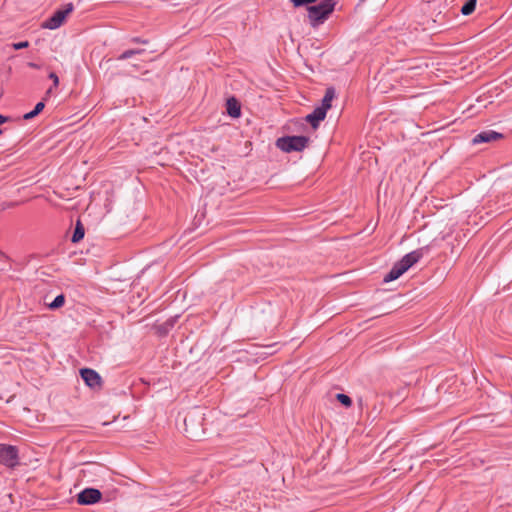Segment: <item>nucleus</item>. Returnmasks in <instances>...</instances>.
I'll return each instance as SVG.
<instances>
[{
    "mask_svg": "<svg viewBox=\"0 0 512 512\" xmlns=\"http://www.w3.org/2000/svg\"><path fill=\"white\" fill-rule=\"evenodd\" d=\"M134 51L136 52V55H140L145 52V49H134Z\"/></svg>",
    "mask_w": 512,
    "mask_h": 512,
    "instance_id": "obj_25",
    "label": "nucleus"
},
{
    "mask_svg": "<svg viewBox=\"0 0 512 512\" xmlns=\"http://www.w3.org/2000/svg\"><path fill=\"white\" fill-rule=\"evenodd\" d=\"M476 3L477 0H467L460 10L461 13L465 16L472 14L476 8Z\"/></svg>",
    "mask_w": 512,
    "mask_h": 512,
    "instance_id": "obj_15",
    "label": "nucleus"
},
{
    "mask_svg": "<svg viewBox=\"0 0 512 512\" xmlns=\"http://www.w3.org/2000/svg\"><path fill=\"white\" fill-rule=\"evenodd\" d=\"M336 0H323L316 5H310L307 8L308 19L312 27H317L328 19L334 11Z\"/></svg>",
    "mask_w": 512,
    "mask_h": 512,
    "instance_id": "obj_2",
    "label": "nucleus"
},
{
    "mask_svg": "<svg viewBox=\"0 0 512 512\" xmlns=\"http://www.w3.org/2000/svg\"><path fill=\"white\" fill-rule=\"evenodd\" d=\"M2 133H3V130H2V129H0V135H1Z\"/></svg>",
    "mask_w": 512,
    "mask_h": 512,
    "instance_id": "obj_28",
    "label": "nucleus"
},
{
    "mask_svg": "<svg viewBox=\"0 0 512 512\" xmlns=\"http://www.w3.org/2000/svg\"><path fill=\"white\" fill-rule=\"evenodd\" d=\"M226 111L232 118H238L241 115L240 102L235 97H230L226 101Z\"/></svg>",
    "mask_w": 512,
    "mask_h": 512,
    "instance_id": "obj_11",
    "label": "nucleus"
},
{
    "mask_svg": "<svg viewBox=\"0 0 512 512\" xmlns=\"http://www.w3.org/2000/svg\"><path fill=\"white\" fill-rule=\"evenodd\" d=\"M51 91H52V88H50V89H48V90L46 91V95H45V97H44V100H46V99H47V97L50 95Z\"/></svg>",
    "mask_w": 512,
    "mask_h": 512,
    "instance_id": "obj_26",
    "label": "nucleus"
},
{
    "mask_svg": "<svg viewBox=\"0 0 512 512\" xmlns=\"http://www.w3.org/2000/svg\"><path fill=\"white\" fill-rule=\"evenodd\" d=\"M294 7H303L317 2L318 0H290Z\"/></svg>",
    "mask_w": 512,
    "mask_h": 512,
    "instance_id": "obj_19",
    "label": "nucleus"
},
{
    "mask_svg": "<svg viewBox=\"0 0 512 512\" xmlns=\"http://www.w3.org/2000/svg\"><path fill=\"white\" fill-rule=\"evenodd\" d=\"M335 98V89L333 87H328L325 91V95L322 99L321 106H319V109H324V112L327 113V111L332 106V100Z\"/></svg>",
    "mask_w": 512,
    "mask_h": 512,
    "instance_id": "obj_12",
    "label": "nucleus"
},
{
    "mask_svg": "<svg viewBox=\"0 0 512 512\" xmlns=\"http://www.w3.org/2000/svg\"><path fill=\"white\" fill-rule=\"evenodd\" d=\"M74 10L73 3H66L61 8L57 9L52 16L46 19L42 27L50 30L59 28L66 20L67 16Z\"/></svg>",
    "mask_w": 512,
    "mask_h": 512,
    "instance_id": "obj_5",
    "label": "nucleus"
},
{
    "mask_svg": "<svg viewBox=\"0 0 512 512\" xmlns=\"http://www.w3.org/2000/svg\"><path fill=\"white\" fill-rule=\"evenodd\" d=\"M9 120H10V117L0 114V125L8 122Z\"/></svg>",
    "mask_w": 512,
    "mask_h": 512,
    "instance_id": "obj_24",
    "label": "nucleus"
},
{
    "mask_svg": "<svg viewBox=\"0 0 512 512\" xmlns=\"http://www.w3.org/2000/svg\"><path fill=\"white\" fill-rule=\"evenodd\" d=\"M102 499V493L96 488H85L77 494V503L80 505H92Z\"/></svg>",
    "mask_w": 512,
    "mask_h": 512,
    "instance_id": "obj_7",
    "label": "nucleus"
},
{
    "mask_svg": "<svg viewBox=\"0 0 512 512\" xmlns=\"http://www.w3.org/2000/svg\"><path fill=\"white\" fill-rule=\"evenodd\" d=\"M0 464L15 468L19 465V451L16 446L0 444Z\"/></svg>",
    "mask_w": 512,
    "mask_h": 512,
    "instance_id": "obj_6",
    "label": "nucleus"
},
{
    "mask_svg": "<svg viewBox=\"0 0 512 512\" xmlns=\"http://www.w3.org/2000/svg\"><path fill=\"white\" fill-rule=\"evenodd\" d=\"M429 246H423L404 255L399 261L394 263L391 270L384 276L383 282L388 283L398 279L414 264L419 262L424 255L428 254Z\"/></svg>",
    "mask_w": 512,
    "mask_h": 512,
    "instance_id": "obj_1",
    "label": "nucleus"
},
{
    "mask_svg": "<svg viewBox=\"0 0 512 512\" xmlns=\"http://www.w3.org/2000/svg\"><path fill=\"white\" fill-rule=\"evenodd\" d=\"M80 376L85 384L91 389H101L103 381L98 372L91 368L80 369Z\"/></svg>",
    "mask_w": 512,
    "mask_h": 512,
    "instance_id": "obj_8",
    "label": "nucleus"
},
{
    "mask_svg": "<svg viewBox=\"0 0 512 512\" xmlns=\"http://www.w3.org/2000/svg\"><path fill=\"white\" fill-rule=\"evenodd\" d=\"M134 55H136V52L134 51V49H128V50L124 51L123 53H121L117 57V60L123 61V60L131 58Z\"/></svg>",
    "mask_w": 512,
    "mask_h": 512,
    "instance_id": "obj_20",
    "label": "nucleus"
},
{
    "mask_svg": "<svg viewBox=\"0 0 512 512\" xmlns=\"http://www.w3.org/2000/svg\"><path fill=\"white\" fill-rule=\"evenodd\" d=\"M130 42L136 43V44H148L149 41L147 39H143L140 37H132L130 39Z\"/></svg>",
    "mask_w": 512,
    "mask_h": 512,
    "instance_id": "obj_23",
    "label": "nucleus"
},
{
    "mask_svg": "<svg viewBox=\"0 0 512 512\" xmlns=\"http://www.w3.org/2000/svg\"><path fill=\"white\" fill-rule=\"evenodd\" d=\"M84 235H85L84 225L82 224L81 220L78 219L76 221L75 228H74V231H73V234L71 237V242L72 243L80 242L84 238Z\"/></svg>",
    "mask_w": 512,
    "mask_h": 512,
    "instance_id": "obj_13",
    "label": "nucleus"
},
{
    "mask_svg": "<svg viewBox=\"0 0 512 512\" xmlns=\"http://www.w3.org/2000/svg\"><path fill=\"white\" fill-rule=\"evenodd\" d=\"M28 46H29L28 41H22V42H17V43L13 44V48L15 50H21V49L27 48Z\"/></svg>",
    "mask_w": 512,
    "mask_h": 512,
    "instance_id": "obj_21",
    "label": "nucleus"
},
{
    "mask_svg": "<svg viewBox=\"0 0 512 512\" xmlns=\"http://www.w3.org/2000/svg\"><path fill=\"white\" fill-rule=\"evenodd\" d=\"M326 112H324V109H319L316 107L312 113L308 114L306 116V121L314 128H318L321 121H323L326 117Z\"/></svg>",
    "mask_w": 512,
    "mask_h": 512,
    "instance_id": "obj_10",
    "label": "nucleus"
},
{
    "mask_svg": "<svg viewBox=\"0 0 512 512\" xmlns=\"http://www.w3.org/2000/svg\"><path fill=\"white\" fill-rule=\"evenodd\" d=\"M336 399L345 407H350L352 405V399L343 393H338L336 395Z\"/></svg>",
    "mask_w": 512,
    "mask_h": 512,
    "instance_id": "obj_18",
    "label": "nucleus"
},
{
    "mask_svg": "<svg viewBox=\"0 0 512 512\" xmlns=\"http://www.w3.org/2000/svg\"><path fill=\"white\" fill-rule=\"evenodd\" d=\"M310 138L304 135L283 136L276 140V146L286 153L301 152L308 147Z\"/></svg>",
    "mask_w": 512,
    "mask_h": 512,
    "instance_id": "obj_4",
    "label": "nucleus"
},
{
    "mask_svg": "<svg viewBox=\"0 0 512 512\" xmlns=\"http://www.w3.org/2000/svg\"><path fill=\"white\" fill-rule=\"evenodd\" d=\"M65 304V296L64 294H59L55 297V299L48 305V307L52 310H56L62 307Z\"/></svg>",
    "mask_w": 512,
    "mask_h": 512,
    "instance_id": "obj_16",
    "label": "nucleus"
},
{
    "mask_svg": "<svg viewBox=\"0 0 512 512\" xmlns=\"http://www.w3.org/2000/svg\"><path fill=\"white\" fill-rule=\"evenodd\" d=\"M28 65H29L31 68H35V69H37V68H38V65H37V64H35V63H32V62H30Z\"/></svg>",
    "mask_w": 512,
    "mask_h": 512,
    "instance_id": "obj_27",
    "label": "nucleus"
},
{
    "mask_svg": "<svg viewBox=\"0 0 512 512\" xmlns=\"http://www.w3.org/2000/svg\"><path fill=\"white\" fill-rule=\"evenodd\" d=\"M204 414L198 410L189 412L184 418L185 436L191 440H198L204 434Z\"/></svg>",
    "mask_w": 512,
    "mask_h": 512,
    "instance_id": "obj_3",
    "label": "nucleus"
},
{
    "mask_svg": "<svg viewBox=\"0 0 512 512\" xmlns=\"http://www.w3.org/2000/svg\"><path fill=\"white\" fill-rule=\"evenodd\" d=\"M44 107H45V104L43 101L38 102L32 111L24 114L23 119L24 120L33 119L34 117H36L38 114H40L43 111Z\"/></svg>",
    "mask_w": 512,
    "mask_h": 512,
    "instance_id": "obj_14",
    "label": "nucleus"
},
{
    "mask_svg": "<svg viewBox=\"0 0 512 512\" xmlns=\"http://www.w3.org/2000/svg\"><path fill=\"white\" fill-rule=\"evenodd\" d=\"M504 135L502 133L496 132L494 130H484L475 135L472 140L473 144H481V143H490L500 139H503Z\"/></svg>",
    "mask_w": 512,
    "mask_h": 512,
    "instance_id": "obj_9",
    "label": "nucleus"
},
{
    "mask_svg": "<svg viewBox=\"0 0 512 512\" xmlns=\"http://www.w3.org/2000/svg\"><path fill=\"white\" fill-rule=\"evenodd\" d=\"M499 202H502L503 206H511L512 205V189L510 191L504 192L499 197Z\"/></svg>",
    "mask_w": 512,
    "mask_h": 512,
    "instance_id": "obj_17",
    "label": "nucleus"
},
{
    "mask_svg": "<svg viewBox=\"0 0 512 512\" xmlns=\"http://www.w3.org/2000/svg\"><path fill=\"white\" fill-rule=\"evenodd\" d=\"M48 77L53 81V87H57L59 85V78L55 72L49 73Z\"/></svg>",
    "mask_w": 512,
    "mask_h": 512,
    "instance_id": "obj_22",
    "label": "nucleus"
}]
</instances>
